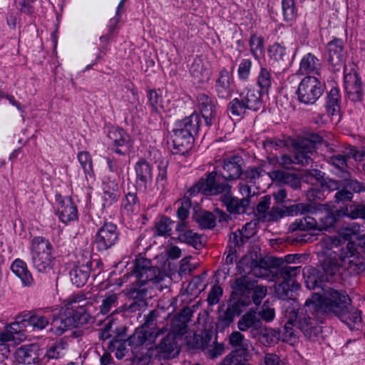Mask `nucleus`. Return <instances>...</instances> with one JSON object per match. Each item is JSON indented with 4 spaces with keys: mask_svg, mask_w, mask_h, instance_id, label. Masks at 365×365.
<instances>
[{
    "mask_svg": "<svg viewBox=\"0 0 365 365\" xmlns=\"http://www.w3.org/2000/svg\"><path fill=\"white\" fill-rule=\"evenodd\" d=\"M132 274L135 280L132 283L129 295L133 301L128 305L126 311L128 313H140L147 307L148 291L145 287L146 284L152 283L156 289L162 290V282L166 276L159 268L153 267L150 260L145 258L136 261Z\"/></svg>",
    "mask_w": 365,
    "mask_h": 365,
    "instance_id": "nucleus-1",
    "label": "nucleus"
},
{
    "mask_svg": "<svg viewBox=\"0 0 365 365\" xmlns=\"http://www.w3.org/2000/svg\"><path fill=\"white\" fill-rule=\"evenodd\" d=\"M322 308L326 314H333L351 330L362 327L361 311L351 304L349 297L332 288L324 292Z\"/></svg>",
    "mask_w": 365,
    "mask_h": 365,
    "instance_id": "nucleus-2",
    "label": "nucleus"
},
{
    "mask_svg": "<svg viewBox=\"0 0 365 365\" xmlns=\"http://www.w3.org/2000/svg\"><path fill=\"white\" fill-rule=\"evenodd\" d=\"M323 305V296L314 293L306 300L302 309L293 310L294 320L297 321V328L310 340L314 341L322 333L319 323L322 322V317L326 313L322 308Z\"/></svg>",
    "mask_w": 365,
    "mask_h": 365,
    "instance_id": "nucleus-3",
    "label": "nucleus"
},
{
    "mask_svg": "<svg viewBox=\"0 0 365 365\" xmlns=\"http://www.w3.org/2000/svg\"><path fill=\"white\" fill-rule=\"evenodd\" d=\"M200 116L195 112L175 122L172 135L174 154L185 155L191 149L200 129Z\"/></svg>",
    "mask_w": 365,
    "mask_h": 365,
    "instance_id": "nucleus-4",
    "label": "nucleus"
},
{
    "mask_svg": "<svg viewBox=\"0 0 365 365\" xmlns=\"http://www.w3.org/2000/svg\"><path fill=\"white\" fill-rule=\"evenodd\" d=\"M263 94L254 88H246L238 97L234 98L227 106V113L230 116L242 118L247 110L257 111L263 107Z\"/></svg>",
    "mask_w": 365,
    "mask_h": 365,
    "instance_id": "nucleus-5",
    "label": "nucleus"
},
{
    "mask_svg": "<svg viewBox=\"0 0 365 365\" xmlns=\"http://www.w3.org/2000/svg\"><path fill=\"white\" fill-rule=\"evenodd\" d=\"M53 246L43 237H34L31 240V259L34 267L39 272H48L53 269L55 257L52 255Z\"/></svg>",
    "mask_w": 365,
    "mask_h": 365,
    "instance_id": "nucleus-6",
    "label": "nucleus"
},
{
    "mask_svg": "<svg viewBox=\"0 0 365 365\" xmlns=\"http://www.w3.org/2000/svg\"><path fill=\"white\" fill-rule=\"evenodd\" d=\"M300 266L285 265L279 267L276 272L277 284L275 292L278 298L289 299L293 297V292L299 289L300 285L295 277L300 273Z\"/></svg>",
    "mask_w": 365,
    "mask_h": 365,
    "instance_id": "nucleus-7",
    "label": "nucleus"
},
{
    "mask_svg": "<svg viewBox=\"0 0 365 365\" xmlns=\"http://www.w3.org/2000/svg\"><path fill=\"white\" fill-rule=\"evenodd\" d=\"M324 89V83L318 77L307 76L300 81L295 93L300 103L313 106L322 97Z\"/></svg>",
    "mask_w": 365,
    "mask_h": 365,
    "instance_id": "nucleus-8",
    "label": "nucleus"
},
{
    "mask_svg": "<svg viewBox=\"0 0 365 365\" xmlns=\"http://www.w3.org/2000/svg\"><path fill=\"white\" fill-rule=\"evenodd\" d=\"M227 181L220 172L215 170L209 173L205 178H202L190 191H201L210 195L226 194L231 188Z\"/></svg>",
    "mask_w": 365,
    "mask_h": 365,
    "instance_id": "nucleus-9",
    "label": "nucleus"
},
{
    "mask_svg": "<svg viewBox=\"0 0 365 365\" xmlns=\"http://www.w3.org/2000/svg\"><path fill=\"white\" fill-rule=\"evenodd\" d=\"M106 136L110 150L121 156H127L130 154L133 143L130 136L124 129L117 126L108 127Z\"/></svg>",
    "mask_w": 365,
    "mask_h": 365,
    "instance_id": "nucleus-10",
    "label": "nucleus"
},
{
    "mask_svg": "<svg viewBox=\"0 0 365 365\" xmlns=\"http://www.w3.org/2000/svg\"><path fill=\"white\" fill-rule=\"evenodd\" d=\"M153 333L157 335L155 338V342L159 340L158 344L155 346L158 352L165 354L174 353L173 355L179 353L176 339L178 336H182L183 334H178V329L166 324L162 326V327L157 328L156 330H153Z\"/></svg>",
    "mask_w": 365,
    "mask_h": 365,
    "instance_id": "nucleus-11",
    "label": "nucleus"
},
{
    "mask_svg": "<svg viewBox=\"0 0 365 365\" xmlns=\"http://www.w3.org/2000/svg\"><path fill=\"white\" fill-rule=\"evenodd\" d=\"M339 257L351 274L356 275L365 272V258L357 250L354 242H348L341 248Z\"/></svg>",
    "mask_w": 365,
    "mask_h": 365,
    "instance_id": "nucleus-12",
    "label": "nucleus"
},
{
    "mask_svg": "<svg viewBox=\"0 0 365 365\" xmlns=\"http://www.w3.org/2000/svg\"><path fill=\"white\" fill-rule=\"evenodd\" d=\"M119 236L117 225L111 222H105L96 233L93 244L98 252H103L118 242Z\"/></svg>",
    "mask_w": 365,
    "mask_h": 365,
    "instance_id": "nucleus-13",
    "label": "nucleus"
},
{
    "mask_svg": "<svg viewBox=\"0 0 365 365\" xmlns=\"http://www.w3.org/2000/svg\"><path fill=\"white\" fill-rule=\"evenodd\" d=\"M346 58V52L342 39L334 38L328 42L326 46V59L330 71H339L344 66Z\"/></svg>",
    "mask_w": 365,
    "mask_h": 365,
    "instance_id": "nucleus-14",
    "label": "nucleus"
},
{
    "mask_svg": "<svg viewBox=\"0 0 365 365\" xmlns=\"http://www.w3.org/2000/svg\"><path fill=\"white\" fill-rule=\"evenodd\" d=\"M253 275L248 273L246 275H242L230 282V287L232 289L230 298L235 300H245L247 302V307L251 304V294L257 283V280L252 278Z\"/></svg>",
    "mask_w": 365,
    "mask_h": 365,
    "instance_id": "nucleus-15",
    "label": "nucleus"
},
{
    "mask_svg": "<svg viewBox=\"0 0 365 365\" xmlns=\"http://www.w3.org/2000/svg\"><path fill=\"white\" fill-rule=\"evenodd\" d=\"M344 83L348 98L354 102L361 101L363 99L364 92L361 78L354 68L349 71L344 66Z\"/></svg>",
    "mask_w": 365,
    "mask_h": 365,
    "instance_id": "nucleus-16",
    "label": "nucleus"
},
{
    "mask_svg": "<svg viewBox=\"0 0 365 365\" xmlns=\"http://www.w3.org/2000/svg\"><path fill=\"white\" fill-rule=\"evenodd\" d=\"M237 328L240 331H249L251 337L254 339L264 334V330L262 322L254 309H250L240 318L237 322Z\"/></svg>",
    "mask_w": 365,
    "mask_h": 365,
    "instance_id": "nucleus-17",
    "label": "nucleus"
},
{
    "mask_svg": "<svg viewBox=\"0 0 365 365\" xmlns=\"http://www.w3.org/2000/svg\"><path fill=\"white\" fill-rule=\"evenodd\" d=\"M339 268L340 265L335 257H327L322 264V271H319L317 277L313 275L309 278L314 282V287H322V282L334 281V277L339 273Z\"/></svg>",
    "mask_w": 365,
    "mask_h": 365,
    "instance_id": "nucleus-18",
    "label": "nucleus"
},
{
    "mask_svg": "<svg viewBox=\"0 0 365 365\" xmlns=\"http://www.w3.org/2000/svg\"><path fill=\"white\" fill-rule=\"evenodd\" d=\"M197 107L205 120V125L210 127L217 122V102L208 95L201 93L197 96Z\"/></svg>",
    "mask_w": 365,
    "mask_h": 365,
    "instance_id": "nucleus-19",
    "label": "nucleus"
},
{
    "mask_svg": "<svg viewBox=\"0 0 365 365\" xmlns=\"http://www.w3.org/2000/svg\"><path fill=\"white\" fill-rule=\"evenodd\" d=\"M245 300H235L234 298H230L227 308L222 312L218 317L217 325L224 329L230 327L234 322L235 318L238 317L242 312L243 308L247 307V302Z\"/></svg>",
    "mask_w": 365,
    "mask_h": 365,
    "instance_id": "nucleus-20",
    "label": "nucleus"
},
{
    "mask_svg": "<svg viewBox=\"0 0 365 365\" xmlns=\"http://www.w3.org/2000/svg\"><path fill=\"white\" fill-rule=\"evenodd\" d=\"M54 310L53 307H42L29 312L22 316L21 322H26L34 331H41L50 324V318L45 314Z\"/></svg>",
    "mask_w": 365,
    "mask_h": 365,
    "instance_id": "nucleus-21",
    "label": "nucleus"
},
{
    "mask_svg": "<svg viewBox=\"0 0 365 365\" xmlns=\"http://www.w3.org/2000/svg\"><path fill=\"white\" fill-rule=\"evenodd\" d=\"M135 180L134 187L145 192L153 180L152 165L145 159L141 158L135 163Z\"/></svg>",
    "mask_w": 365,
    "mask_h": 365,
    "instance_id": "nucleus-22",
    "label": "nucleus"
},
{
    "mask_svg": "<svg viewBox=\"0 0 365 365\" xmlns=\"http://www.w3.org/2000/svg\"><path fill=\"white\" fill-rule=\"evenodd\" d=\"M269 62L273 67L285 69L292 63L290 52L282 44L275 42L267 50Z\"/></svg>",
    "mask_w": 365,
    "mask_h": 365,
    "instance_id": "nucleus-23",
    "label": "nucleus"
},
{
    "mask_svg": "<svg viewBox=\"0 0 365 365\" xmlns=\"http://www.w3.org/2000/svg\"><path fill=\"white\" fill-rule=\"evenodd\" d=\"M56 200L58 204L56 214L62 222L67 224L78 219L77 207L71 197H63L58 194Z\"/></svg>",
    "mask_w": 365,
    "mask_h": 365,
    "instance_id": "nucleus-24",
    "label": "nucleus"
},
{
    "mask_svg": "<svg viewBox=\"0 0 365 365\" xmlns=\"http://www.w3.org/2000/svg\"><path fill=\"white\" fill-rule=\"evenodd\" d=\"M194 220L203 229H212L216 225V221H227L229 216L224 212L216 209L214 212L206 210H200L195 212Z\"/></svg>",
    "mask_w": 365,
    "mask_h": 365,
    "instance_id": "nucleus-25",
    "label": "nucleus"
},
{
    "mask_svg": "<svg viewBox=\"0 0 365 365\" xmlns=\"http://www.w3.org/2000/svg\"><path fill=\"white\" fill-rule=\"evenodd\" d=\"M244 160L241 156L232 155L223 160L222 170L220 173L225 179L233 181L239 179L242 175Z\"/></svg>",
    "mask_w": 365,
    "mask_h": 365,
    "instance_id": "nucleus-26",
    "label": "nucleus"
},
{
    "mask_svg": "<svg viewBox=\"0 0 365 365\" xmlns=\"http://www.w3.org/2000/svg\"><path fill=\"white\" fill-rule=\"evenodd\" d=\"M231 73L227 68H222L215 84V91L218 98L228 100L231 98L233 93V89L231 87Z\"/></svg>",
    "mask_w": 365,
    "mask_h": 365,
    "instance_id": "nucleus-27",
    "label": "nucleus"
},
{
    "mask_svg": "<svg viewBox=\"0 0 365 365\" xmlns=\"http://www.w3.org/2000/svg\"><path fill=\"white\" fill-rule=\"evenodd\" d=\"M294 161L295 164L307 165L312 162V155L314 153L312 143L307 140H299L293 143Z\"/></svg>",
    "mask_w": 365,
    "mask_h": 365,
    "instance_id": "nucleus-28",
    "label": "nucleus"
},
{
    "mask_svg": "<svg viewBox=\"0 0 365 365\" xmlns=\"http://www.w3.org/2000/svg\"><path fill=\"white\" fill-rule=\"evenodd\" d=\"M324 108L329 117L339 121L341 115V98L338 88L334 87L327 93Z\"/></svg>",
    "mask_w": 365,
    "mask_h": 365,
    "instance_id": "nucleus-29",
    "label": "nucleus"
},
{
    "mask_svg": "<svg viewBox=\"0 0 365 365\" xmlns=\"http://www.w3.org/2000/svg\"><path fill=\"white\" fill-rule=\"evenodd\" d=\"M222 205L226 207L230 214L240 215L245 213L250 204V200L247 197L239 199L231 195L229 191L220 197Z\"/></svg>",
    "mask_w": 365,
    "mask_h": 365,
    "instance_id": "nucleus-30",
    "label": "nucleus"
},
{
    "mask_svg": "<svg viewBox=\"0 0 365 365\" xmlns=\"http://www.w3.org/2000/svg\"><path fill=\"white\" fill-rule=\"evenodd\" d=\"M39 351L40 349L37 344H26L16 350L14 357L19 364H36L39 362Z\"/></svg>",
    "mask_w": 365,
    "mask_h": 365,
    "instance_id": "nucleus-31",
    "label": "nucleus"
},
{
    "mask_svg": "<svg viewBox=\"0 0 365 365\" xmlns=\"http://www.w3.org/2000/svg\"><path fill=\"white\" fill-rule=\"evenodd\" d=\"M71 320L69 319L68 313L66 312L53 314L48 331L55 336H61L67 330L73 328Z\"/></svg>",
    "mask_w": 365,
    "mask_h": 365,
    "instance_id": "nucleus-32",
    "label": "nucleus"
},
{
    "mask_svg": "<svg viewBox=\"0 0 365 365\" xmlns=\"http://www.w3.org/2000/svg\"><path fill=\"white\" fill-rule=\"evenodd\" d=\"M180 242L186 243L196 249L202 245L201 237L197 232L187 229V222H178L175 227Z\"/></svg>",
    "mask_w": 365,
    "mask_h": 365,
    "instance_id": "nucleus-33",
    "label": "nucleus"
},
{
    "mask_svg": "<svg viewBox=\"0 0 365 365\" xmlns=\"http://www.w3.org/2000/svg\"><path fill=\"white\" fill-rule=\"evenodd\" d=\"M139 189L133 187L131 189L128 187L125 191V196L122 200L121 210L127 215L138 213L140 210V200L138 197L137 191Z\"/></svg>",
    "mask_w": 365,
    "mask_h": 365,
    "instance_id": "nucleus-34",
    "label": "nucleus"
},
{
    "mask_svg": "<svg viewBox=\"0 0 365 365\" xmlns=\"http://www.w3.org/2000/svg\"><path fill=\"white\" fill-rule=\"evenodd\" d=\"M93 262L90 259H86V262L81 265L76 266L70 272L71 280L76 287L83 286L90 275Z\"/></svg>",
    "mask_w": 365,
    "mask_h": 365,
    "instance_id": "nucleus-35",
    "label": "nucleus"
},
{
    "mask_svg": "<svg viewBox=\"0 0 365 365\" xmlns=\"http://www.w3.org/2000/svg\"><path fill=\"white\" fill-rule=\"evenodd\" d=\"M118 294L115 293H108L102 299L99 306V314L112 317L122 311V307H118Z\"/></svg>",
    "mask_w": 365,
    "mask_h": 365,
    "instance_id": "nucleus-36",
    "label": "nucleus"
},
{
    "mask_svg": "<svg viewBox=\"0 0 365 365\" xmlns=\"http://www.w3.org/2000/svg\"><path fill=\"white\" fill-rule=\"evenodd\" d=\"M269 176L273 180L279 184L287 185L294 190H298L301 187L300 178L296 173L276 170L270 172Z\"/></svg>",
    "mask_w": 365,
    "mask_h": 365,
    "instance_id": "nucleus-37",
    "label": "nucleus"
},
{
    "mask_svg": "<svg viewBox=\"0 0 365 365\" xmlns=\"http://www.w3.org/2000/svg\"><path fill=\"white\" fill-rule=\"evenodd\" d=\"M156 336L153 331H148L140 327L136 329L135 332L126 339V341H128V345L130 347L137 348L145 342L148 344L155 343Z\"/></svg>",
    "mask_w": 365,
    "mask_h": 365,
    "instance_id": "nucleus-38",
    "label": "nucleus"
},
{
    "mask_svg": "<svg viewBox=\"0 0 365 365\" xmlns=\"http://www.w3.org/2000/svg\"><path fill=\"white\" fill-rule=\"evenodd\" d=\"M11 271L18 277L24 287H31L34 280L26 263L20 259H15L11 266Z\"/></svg>",
    "mask_w": 365,
    "mask_h": 365,
    "instance_id": "nucleus-39",
    "label": "nucleus"
},
{
    "mask_svg": "<svg viewBox=\"0 0 365 365\" xmlns=\"http://www.w3.org/2000/svg\"><path fill=\"white\" fill-rule=\"evenodd\" d=\"M314 214L316 216L317 224L316 230L319 231L328 230L333 227L338 220L336 212L327 209L322 212L316 210Z\"/></svg>",
    "mask_w": 365,
    "mask_h": 365,
    "instance_id": "nucleus-40",
    "label": "nucleus"
},
{
    "mask_svg": "<svg viewBox=\"0 0 365 365\" xmlns=\"http://www.w3.org/2000/svg\"><path fill=\"white\" fill-rule=\"evenodd\" d=\"M274 81L271 70L261 66L256 78V84L259 88L258 91L263 95L268 94Z\"/></svg>",
    "mask_w": 365,
    "mask_h": 365,
    "instance_id": "nucleus-41",
    "label": "nucleus"
},
{
    "mask_svg": "<svg viewBox=\"0 0 365 365\" xmlns=\"http://www.w3.org/2000/svg\"><path fill=\"white\" fill-rule=\"evenodd\" d=\"M322 64L319 58L314 55L309 53L306 54L301 60L299 64V71L302 73H314L320 76Z\"/></svg>",
    "mask_w": 365,
    "mask_h": 365,
    "instance_id": "nucleus-42",
    "label": "nucleus"
},
{
    "mask_svg": "<svg viewBox=\"0 0 365 365\" xmlns=\"http://www.w3.org/2000/svg\"><path fill=\"white\" fill-rule=\"evenodd\" d=\"M190 73L197 83H204L210 79V71L200 59L195 60L190 68Z\"/></svg>",
    "mask_w": 365,
    "mask_h": 365,
    "instance_id": "nucleus-43",
    "label": "nucleus"
},
{
    "mask_svg": "<svg viewBox=\"0 0 365 365\" xmlns=\"http://www.w3.org/2000/svg\"><path fill=\"white\" fill-rule=\"evenodd\" d=\"M287 321L285 323L282 331V340L292 344L297 341L298 332L294 327L297 328V321L294 320L293 310L289 313Z\"/></svg>",
    "mask_w": 365,
    "mask_h": 365,
    "instance_id": "nucleus-44",
    "label": "nucleus"
},
{
    "mask_svg": "<svg viewBox=\"0 0 365 365\" xmlns=\"http://www.w3.org/2000/svg\"><path fill=\"white\" fill-rule=\"evenodd\" d=\"M68 317L72 322V327H78L88 324L92 317L87 312L83 305L77 307L74 310L68 312Z\"/></svg>",
    "mask_w": 365,
    "mask_h": 365,
    "instance_id": "nucleus-45",
    "label": "nucleus"
},
{
    "mask_svg": "<svg viewBox=\"0 0 365 365\" xmlns=\"http://www.w3.org/2000/svg\"><path fill=\"white\" fill-rule=\"evenodd\" d=\"M192 316V311L190 307L183 308L173 321L172 327L178 330V334H185L187 332V324L190 321Z\"/></svg>",
    "mask_w": 365,
    "mask_h": 365,
    "instance_id": "nucleus-46",
    "label": "nucleus"
},
{
    "mask_svg": "<svg viewBox=\"0 0 365 365\" xmlns=\"http://www.w3.org/2000/svg\"><path fill=\"white\" fill-rule=\"evenodd\" d=\"M364 226L358 222H351L341 227L338 231L339 237L344 241L351 242L354 236L359 235L364 231Z\"/></svg>",
    "mask_w": 365,
    "mask_h": 365,
    "instance_id": "nucleus-47",
    "label": "nucleus"
},
{
    "mask_svg": "<svg viewBox=\"0 0 365 365\" xmlns=\"http://www.w3.org/2000/svg\"><path fill=\"white\" fill-rule=\"evenodd\" d=\"M317 219L311 216H305L300 219H297L289 227V231H307L311 230H316Z\"/></svg>",
    "mask_w": 365,
    "mask_h": 365,
    "instance_id": "nucleus-48",
    "label": "nucleus"
},
{
    "mask_svg": "<svg viewBox=\"0 0 365 365\" xmlns=\"http://www.w3.org/2000/svg\"><path fill=\"white\" fill-rule=\"evenodd\" d=\"M148 98V106L152 113L160 114L163 110V96L155 89H149L146 94Z\"/></svg>",
    "mask_w": 365,
    "mask_h": 365,
    "instance_id": "nucleus-49",
    "label": "nucleus"
},
{
    "mask_svg": "<svg viewBox=\"0 0 365 365\" xmlns=\"http://www.w3.org/2000/svg\"><path fill=\"white\" fill-rule=\"evenodd\" d=\"M271 262L269 259L260 258L252 262L250 273L254 277L263 278L269 276Z\"/></svg>",
    "mask_w": 365,
    "mask_h": 365,
    "instance_id": "nucleus-50",
    "label": "nucleus"
},
{
    "mask_svg": "<svg viewBox=\"0 0 365 365\" xmlns=\"http://www.w3.org/2000/svg\"><path fill=\"white\" fill-rule=\"evenodd\" d=\"M104 197L106 201L109 202V204H113L116 202L120 195L119 185L117 181L110 178H108L107 182L104 184Z\"/></svg>",
    "mask_w": 365,
    "mask_h": 365,
    "instance_id": "nucleus-51",
    "label": "nucleus"
},
{
    "mask_svg": "<svg viewBox=\"0 0 365 365\" xmlns=\"http://www.w3.org/2000/svg\"><path fill=\"white\" fill-rule=\"evenodd\" d=\"M174 222L165 215L157 219L155 225V233L158 236H169L171 235Z\"/></svg>",
    "mask_w": 365,
    "mask_h": 365,
    "instance_id": "nucleus-52",
    "label": "nucleus"
},
{
    "mask_svg": "<svg viewBox=\"0 0 365 365\" xmlns=\"http://www.w3.org/2000/svg\"><path fill=\"white\" fill-rule=\"evenodd\" d=\"M250 53L252 56L259 60L264 53V40L263 37L252 34L249 40Z\"/></svg>",
    "mask_w": 365,
    "mask_h": 365,
    "instance_id": "nucleus-53",
    "label": "nucleus"
},
{
    "mask_svg": "<svg viewBox=\"0 0 365 365\" xmlns=\"http://www.w3.org/2000/svg\"><path fill=\"white\" fill-rule=\"evenodd\" d=\"M106 163L110 173L116 174L119 179H123L124 168L126 165L125 160L109 156L106 158Z\"/></svg>",
    "mask_w": 365,
    "mask_h": 365,
    "instance_id": "nucleus-54",
    "label": "nucleus"
},
{
    "mask_svg": "<svg viewBox=\"0 0 365 365\" xmlns=\"http://www.w3.org/2000/svg\"><path fill=\"white\" fill-rule=\"evenodd\" d=\"M282 8L284 21L292 22L297 18L295 0H282Z\"/></svg>",
    "mask_w": 365,
    "mask_h": 365,
    "instance_id": "nucleus-55",
    "label": "nucleus"
},
{
    "mask_svg": "<svg viewBox=\"0 0 365 365\" xmlns=\"http://www.w3.org/2000/svg\"><path fill=\"white\" fill-rule=\"evenodd\" d=\"M230 344L242 351H247L249 347V341L245 336L238 331H233L229 336Z\"/></svg>",
    "mask_w": 365,
    "mask_h": 365,
    "instance_id": "nucleus-56",
    "label": "nucleus"
},
{
    "mask_svg": "<svg viewBox=\"0 0 365 365\" xmlns=\"http://www.w3.org/2000/svg\"><path fill=\"white\" fill-rule=\"evenodd\" d=\"M316 209L309 203H297L287 207V215H298L304 213L314 214Z\"/></svg>",
    "mask_w": 365,
    "mask_h": 365,
    "instance_id": "nucleus-57",
    "label": "nucleus"
},
{
    "mask_svg": "<svg viewBox=\"0 0 365 365\" xmlns=\"http://www.w3.org/2000/svg\"><path fill=\"white\" fill-rule=\"evenodd\" d=\"M77 158L84 171V173L90 177H93L94 171L93 169L92 158L89 153L86 151H81L78 153Z\"/></svg>",
    "mask_w": 365,
    "mask_h": 365,
    "instance_id": "nucleus-58",
    "label": "nucleus"
},
{
    "mask_svg": "<svg viewBox=\"0 0 365 365\" xmlns=\"http://www.w3.org/2000/svg\"><path fill=\"white\" fill-rule=\"evenodd\" d=\"M160 317V311L157 309L152 310L146 317L144 324L141 326L142 328L148 331L156 330L157 328L161 327L158 322Z\"/></svg>",
    "mask_w": 365,
    "mask_h": 365,
    "instance_id": "nucleus-59",
    "label": "nucleus"
},
{
    "mask_svg": "<svg viewBox=\"0 0 365 365\" xmlns=\"http://www.w3.org/2000/svg\"><path fill=\"white\" fill-rule=\"evenodd\" d=\"M252 63L250 59H242L239 64L237 76L240 81H248L250 79Z\"/></svg>",
    "mask_w": 365,
    "mask_h": 365,
    "instance_id": "nucleus-60",
    "label": "nucleus"
},
{
    "mask_svg": "<svg viewBox=\"0 0 365 365\" xmlns=\"http://www.w3.org/2000/svg\"><path fill=\"white\" fill-rule=\"evenodd\" d=\"M262 171L263 170L259 167L249 168L244 173L242 172V176L247 182L255 184L262 175Z\"/></svg>",
    "mask_w": 365,
    "mask_h": 365,
    "instance_id": "nucleus-61",
    "label": "nucleus"
},
{
    "mask_svg": "<svg viewBox=\"0 0 365 365\" xmlns=\"http://www.w3.org/2000/svg\"><path fill=\"white\" fill-rule=\"evenodd\" d=\"M267 293V289L266 287L255 284V287L250 295L251 303L253 302L257 306L259 305L262 299L266 297Z\"/></svg>",
    "mask_w": 365,
    "mask_h": 365,
    "instance_id": "nucleus-62",
    "label": "nucleus"
},
{
    "mask_svg": "<svg viewBox=\"0 0 365 365\" xmlns=\"http://www.w3.org/2000/svg\"><path fill=\"white\" fill-rule=\"evenodd\" d=\"M353 197V192L341 185V188L334 195V202L337 204L351 202Z\"/></svg>",
    "mask_w": 365,
    "mask_h": 365,
    "instance_id": "nucleus-63",
    "label": "nucleus"
},
{
    "mask_svg": "<svg viewBox=\"0 0 365 365\" xmlns=\"http://www.w3.org/2000/svg\"><path fill=\"white\" fill-rule=\"evenodd\" d=\"M222 294L223 289L220 286L213 285L208 293L207 299L208 304L211 306L217 304L220 302Z\"/></svg>",
    "mask_w": 365,
    "mask_h": 365,
    "instance_id": "nucleus-64",
    "label": "nucleus"
}]
</instances>
